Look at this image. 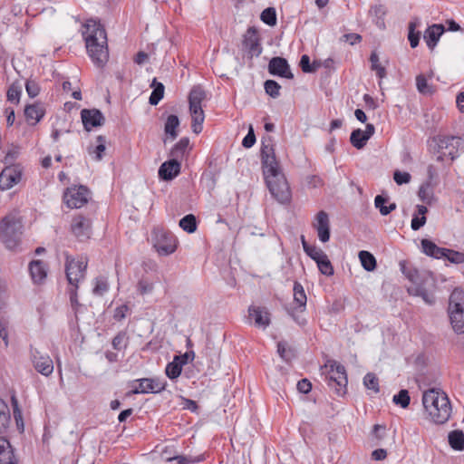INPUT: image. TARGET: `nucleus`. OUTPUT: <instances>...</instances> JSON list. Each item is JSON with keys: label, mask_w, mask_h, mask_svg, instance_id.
I'll return each instance as SVG.
<instances>
[{"label": "nucleus", "mask_w": 464, "mask_h": 464, "mask_svg": "<svg viewBox=\"0 0 464 464\" xmlns=\"http://www.w3.org/2000/svg\"><path fill=\"white\" fill-rule=\"evenodd\" d=\"M111 344L115 350L121 351L125 349L128 345V336L126 332L121 331L118 333L112 339Z\"/></svg>", "instance_id": "49"}, {"label": "nucleus", "mask_w": 464, "mask_h": 464, "mask_svg": "<svg viewBox=\"0 0 464 464\" xmlns=\"http://www.w3.org/2000/svg\"><path fill=\"white\" fill-rule=\"evenodd\" d=\"M10 420L9 409L6 403L0 399V433L8 426Z\"/></svg>", "instance_id": "43"}, {"label": "nucleus", "mask_w": 464, "mask_h": 464, "mask_svg": "<svg viewBox=\"0 0 464 464\" xmlns=\"http://www.w3.org/2000/svg\"><path fill=\"white\" fill-rule=\"evenodd\" d=\"M154 289V284L147 279H140L138 283V291L140 295L150 294Z\"/></svg>", "instance_id": "60"}, {"label": "nucleus", "mask_w": 464, "mask_h": 464, "mask_svg": "<svg viewBox=\"0 0 464 464\" xmlns=\"http://www.w3.org/2000/svg\"><path fill=\"white\" fill-rule=\"evenodd\" d=\"M395 404L401 405L402 408H407L410 404V396L407 390H401L398 394L393 396L392 399Z\"/></svg>", "instance_id": "56"}, {"label": "nucleus", "mask_w": 464, "mask_h": 464, "mask_svg": "<svg viewBox=\"0 0 464 464\" xmlns=\"http://www.w3.org/2000/svg\"><path fill=\"white\" fill-rule=\"evenodd\" d=\"M320 272L325 276H332L334 274V267L327 256H324L322 259L316 262Z\"/></svg>", "instance_id": "52"}, {"label": "nucleus", "mask_w": 464, "mask_h": 464, "mask_svg": "<svg viewBox=\"0 0 464 464\" xmlns=\"http://www.w3.org/2000/svg\"><path fill=\"white\" fill-rule=\"evenodd\" d=\"M411 176L409 172L396 170L393 173V179L398 185L407 184L411 181Z\"/></svg>", "instance_id": "62"}, {"label": "nucleus", "mask_w": 464, "mask_h": 464, "mask_svg": "<svg viewBox=\"0 0 464 464\" xmlns=\"http://www.w3.org/2000/svg\"><path fill=\"white\" fill-rule=\"evenodd\" d=\"M182 371L181 363L177 362L175 359L171 362H169L166 366L165 372L169 379L178 378Z\"/></svg>", "instance_id": "46"}, {"label": "nucleus", "mask_w": 464, "mask_h": 464, "mask_svg": "<svg viewBox=\"0 0 464 464\" xmlns=\"http://www.w3.org/2000/svg\"><path fill=\"white\" fill-rule=\"evenodd\" d=\"M460 143V139L456 137H448L441 140L439 144L440 151L438 160L453 161L458 157V148Z\"/></svg>", "instance_id": "12"}, {"label": "nucleus", "mask_w": 464, "mask_h": 464, "mask_svg": "<svg viewBox=\"0 0 464 464\" xmlns=\"http://www.w3.org/2000/svg\"><path fill=\"white\" fill-rule=\"evenodd\" d=\"M82 35L92 63L98 67L103 66L109 58L107 34L103 26L100 22L89 19L82 24Z\"/></svg>", "instance_id": "1"}, {"label": "nucleus", "mask_w": 464, "mask_h": 464, "mask_svg": "<svg viewBox=\"0 0 464 464\" xmlns=\"http://www.w3.org/2000/svg\"><path fill=\"white\" fill-rule=\"evenodd\" d=\"M464 309V291L456 288L450 296L449 310Z\"/></svg>", "instance_id": "35"}, {"label": "nucleus", "mask_w": 464, "mask_h": 464, "mask_svg": "<svg viewBox=\"0 0 464 464\" xmlns=\"http://www.w3.org/2000/svg\"><path fill=\"white\" fill-rule=\"evenodd\" d=\"M329 381V385L331 387H335L337 394L343 395L345 393L348 381L345 368L343 365L336 362L331 365Z\"/></svg>", "instance_id": "10"}, {"label": "nucleus", "mask_w": 464, "mask_h": 464, "mask_svg": "<svg viewBox=\"0 0 464 464\" xmlns=\"http://www.w3.org/2000/svg\"><path fill=\"white\" fill-rule=\"evenodd\" d=\"M97 145L96 146H90L88 148V153L92 157L93 160L99 161L102 159V153L106 150V140L103 136L99 135L96 138Z\"/></svg>", "instance_id": "32"}, {"label": "nucleus", "mask_w": 464, "mask_h": 464, "mask_svg": "<svg viewBox=\"0 0 464 464\" xmlns=\"http://www.w3.org/2000/svg\"><path fill=\"white\" fill-rule=\"evenodd\" d=\"M449 443L456 450H464V434L461 430H453L449 433Z\"/></svg>", "instance_id": "39"}, {"label": "nucleus", "mask_w": 464, "mask_h": 464, "mask_svg": "<svg viewBox=\"0 0 464 464\" xmlns=\"http://www.w3.org/2000/svg\"><path fill=\"white\" fill-rule=\"evenodd\" d=\"M179 227L187 233H194L197 230V220L193 214L186 215L179 220Z\"/></svg>", "instance_id": "40"}, {"label": "nucleus", "mask_w": 464, "mask_h": 464, "mask_svg": "<svg viewBox=\"0 0 464 464\" xmlns=\"http://www.w3.org/2000/svg\"><path fill=\"white\" fill-rule=\"evenodd\" d=\"M281 86L273 80H267L265 82V91L272 98H277L280 94L279 91Z\"/></svg>", "instance_id": "54"}, {"label": "nucleus", "mask_w": 464, "mask_h": 464, "mask_svg": "<svg viewBox=\"0 0 464 464\" xmlns=\"http://www.w3.org/2000/svg\"><path fill=\"white\" fill-rule=\"evenodd\" d=\"M151 244L160 256H169L176 251L178 239L169 230L154 227L151 230Z\"/></svg>", "instance_id": "6"}, {"label": "nucleus", "mask_w": 464, "mask_h": 464, "mask_svg": "<svg viewBox=\"0 0 464 464\" xmlns=\"http://www.w3.org/2000/svg\"><path fill=\"white\" fill-rule=\"evenodd\" d=\"M242 48L250 59L257 57L262 53L263 48L260 44L258 32L256 28L250 27L246 30L244 34Z\"/></svg>", "instance_id": "8"}, {"label": "nucleus", "mask_w": 464, "mask_h": 464, "mask_svg": "<svg viewBox=\"0 0 464 464\" xmlns=\"http://www.w3.org/2000/svg\"><path fill=\"white\" fill-rule=\"evenodd\" d=\"M300 66L304 72H312L315 71V68L311 66L310 58L306 54L302 55L300 60Z\"/></svg>", "instance_id": "64"}, {"label": "nucleus", "mask_w": 464, "mask_h": 464, "mask_svg": "<svg viewBox=\"0 0 464 464\" xmlns=\"http://www.w3.org/2000/svg\"><path fill=\"white\" fill-rule=\"evenodd\" d=\"M189 112L192 118V131L198 134L202 131V124L205 120V114L201 104H189Z\"/></svg>", "instance_id": "24"}, {"label": "nucleus", "mask_w": 464, "mask_h": 464, "mask_svg": "<svg viewBox=\"0 0 464 464\" xmlns=\"http://www.w3.org/2000/svg\"><path fill=\"white\" fill-rule=\"evenodd\" d=\"M428 208L425 205H418L417 211L413 214L411 227L413 230H418L426 223V214Z\"/></svg>", "instance_id": "31"}, {"label": "nucleus", "mask_w": 464, "mask_h": 464, "mask_svg": "<svg viewBox=\"0 0 464 464\" xmlns=\"http://www.w3.org/2000/svg\"><path fill=\"white\" fill-rule=\"evenodd\" d=\"M450 324L457 334L464 333V309L449 310Z\"/></svg>", "instance_id": "29"}, {"label": "nucleus", "mask_w": 464, "mask_h": 464, "mask_svg": "<svg viewBox=\"0 0 464 464\" xmlns=\"http://www.w3.org/2000/svg\"><path fill=\"white\" fill-rule=\"evenodd\" d=\"M444 32L445 27L440 24H434L426 29L423 38L429 49L433 50L435 48Z\"/></svg>", "instance_id": "21"}, {"label": "nucleus", "mask_w": 464, "mask_h": 464, "mask_svg": "<svg viewBox=\"0 0 464 464\" xmlns=\"http://www.w3.org/2000/svg\"><path fill=\"white\" fill-rule=\"evenodd\" d=\"M72 231L81 241L89 238L91 235L90 220L82 216L75 217L72 222Z\"/></svg>", "instance_id": "17"}, {"label": "nucleus", "mask_w": 464, "mask_h": 464, "mask_svg": "<svg viewBox=\"0 0 464 464\" xmlns=\"http://www.w3.org/2000/svg\"><path fill=\"white\" fill-rule=\"evenodd\" d=\"M249 317H253L257 327L266 328L270 324L269 313L265 307L251 305L248 308Z\"/></svg>", "instance_id": "22"}, {"label": "nucleus", "mask_w": 464, "mask_h": 464, "mask_svg": "<svg viewBox=\"0 0 464 464\" xmlns=\"http://www.w3.org/2000/svg\"><path fill=\"white\" fill-rule=\"evenodd\" d=\"M374 130L372 124H367L365 130H362L361 129L353 130L350 137L351 143L356 149H362L367 140L373 135Z\"/></svg>", "instance_id": "19"}, {"label": "nucleus", "mask_w": 464, "mask_h": 464, "mask_svg": "<svg viewBox=\"0 0 464 464\" xmlns=\"http://www.w3.org/2000/svg\"><path fill=\"white\" fill-rule=\"evenodd\" d=\"M23 221L17 213L6 215L0 223V238L6 248L15 250L21 242Z\"/></svg>", "instance_id": "3"}, {"label": "nucleus", "mask_w": 464, "mask_h": 464, "mask_svg": "<svg viewBox=\"0 0 464 464\" xmlns=\"http://www.w3.org/2000/svg\"><path fill=\"white\" fill-rule=\"evenodd\" d=\"M34 367L43 375L48 376L53 371V363L49 356H34Z\"/></svg>", "instance_id": "28"}, {"label": "nucleus", "mask_w": 464, "mask_h": 464, "mask_svg": "<svg viewBox=\"0 0 464 464\" xmlns=\"http://www.w3.org/2000/svg\"><path fill=\"white\" fill-rule=\"evenodd\" d=\"M165 459L168 462H171L173 460H177L179 464H192L198 463L202 460L200 457H192V456H183V455H175V456H165Z\"/></svg>", "instance_id": "45"}, {"label": "nucleus", "mask_w": 464, "mask_h": 464, "mask_svg": "<svg viewBox=\"0 0 464 464\" xmlns=\"http://www.w3.org/2000/svg\"><path fill=\"white\" fill-rule=\"evenodd\" d=\"M277 353L280 355V357L285 362H289L295 357L293 348L288 346L287 343L285 342H279L277 343Z\"/></svg>", "instance_id": "44"}, {"label": "nucleus", "mask_w": 464, "mask_h": 464, "mask_svg": "<svg viewBox=\"0 0 464 464\" xmlns=\"http://www.w3.org/2000/svg\"><path fill=\"white\" fill-rule=\"evenodd\" d=\"M359 259L361 261L362 267L366 271L371 272L376 268V266H377L376 259L373 256V255L371 254L370 252L365 251V250L360 251L359 252Z\"/></svg>", "instance_id": "37"}, {"label": "nucleus", "mask_w": 464, "mask_h": 464, "mask_svg": "<svg viewBox=\"0 0 464 464\" xmlns=\"http://www.w3.org/2000/svg\"><path fill=\"white\" fill-rule=\"evenodd\" d=\"M91 191L84 186H74L67 188L63 195L64 203H88Z\"/></svg>", "instance_id": "14"}, {"label": "nucleus", "mask_w": 464, "mask_h": 464, "mask_svg": "<svg viewBox=\"0 0 464 464\" xmlns=\"http://www.w3.org/2000/svg\"><path fill=\"white\" fill-rule=\"evenodd\" d=\"M416 86L423 95H430L433 92L432 86L428 83L427 79L421 74L416 77Z\"/></svg>", "instance_id": "48"}, {"label": "nucleus", "mask_w": 464, "mask_h": 464, "mask_svg": "<svg viewBox=\"0 0 464 464\" xmlns=\"http://www.w3.org/2000/svg\"><path fill=\"white\" fill-rule=\"evenodd\" d=\"M261 161L266 180L267 178L275 179L280 176L279 164L276 157L273 139L270 136L262 138Z\"/></svg>", "instance_id": "5"}, {"label": "nucleus", "mask_w": 464, "mask_h": 464, "mask_svg": "<svg viewBox=\"0 0 464 464\" xmlns=\"http://www.w3.org/2000/svg\"><path fill=\"white\" fill-rule=\"evenodd\" d=\"M29 271L33 281L41 284L47 276V266L41 260H34L29 264Z\"/></svg>", "instance_id": "25"}, {"label": "nucleus", "mask_w": 464, "mask_h": 464, "mask_svg": "<svg viewBox=\"0 0 464 464\" xmlns=\"http://www.w3.org/2000/svg\"><path fill=\"white\" fill-rule=\"evenodd\" d=\"M421 247L423 253H425L427 256L435 257V258H442L445 249L444 247L438 246L435 243L429 239H422L421 242Z\"/></svg>", "instance_id": "30"}, {"label": "nucleus", "mask_w": 464, "mask_h": 464, "mask_svg": "<svg viewBox=\"0 0 464 464\" xmlns=\"http://www.w3.org/2000/svg\"><path fill=\"white\" fill-rule=\"evenodd\" d=\"M370 62H371V69L376 72V75L380 79H383L386 77V70L385 68L380 63L379 56L376 53V52H372L370 56Z\"/></svg>", "instance_id": "41"}, {"label": "nucleus", "mask_w": 464, "mask_h": 464, "mask_svg": "<svg viewBox=\"0 0 464 464\" xmlns=\"http://www.w3.org/2000/svg\"><path fill=\"white\" fill-rule=\"evenodd\" d=\"M270 193L279 203H287L290 200V190L286 180L277 176L276 179L272 178L266 180Z\"/></svg>", "instance_id": "9"}, {"label": "nucleus", "mask_w": 464, "mask_h": 464, "mask_svg": "<svg viewBox=\"0 0 464 464\" xmlns=\"http://www.w3.org/2000/svg\"><path fill=\"white\" fill-rule=\"evenodd\" d=\"M24 115L29 124L34 125L41 121L44 115V106L40 103L25 107Z\"/></svg>", "instance_id": "26"}, {"label": "nucleus", "mask_w": 464, "mask_h": 464, "mask_svg": "<svg viewBox=\"0 0 464 464\" xmlns=\"http://www.w3.org/2000/svg\"><path fill=\"white\" fill-rule=\"evenodd\" d=\"M260 18L265 24L268 25H275L276 24V14L275 8L268 7L265 9L261 14Z\"/></svg>", "instance_id": "53"}, {"label": "nucleus", "mask_w": 464, "mask_h": 464, "mask_svg": "<svg viewBox=\"0 0 464 464\" xmlns=\"http://www.w3.org/2000/svg\"><path fill=\"white\" fill-rule=\"evenodd\" d=\"M179 126V120L176 115H169L165 122L164 130L171 140H175L178 136L177 129Z\"/></svg>", "instance_id": "34"}, {"label": "nucleus", "mask_w": 464, "mask_h": 464, "mask_svg": "<svg viewBox=\"0 0 464 464\" xmlns=\"http://www.w3.org/2000/svg\"><path fill=\"white\" fill-rule=\"evenodd\" d=\"M363 383L369 390H372L375 393L379 392V382L375 374L369 372L363 378Z\"/></svg>", "instance_id": "55"}, {"label": "nucleus", "mask_w": 464, "mask_h": 464, "mask_svg": "<svg viewBox=\"0 0 464 464\" xmlns=\"http://www.w3.org/2000/svg\"><path fill=\"white\" fill-rule=\"evenodd\" d=\"M11 401H12V406H13L14 418L16 421V424L18 427L21 425V428L24 429L22 411L19 408L18 401H17L16 397L12 396Z\"/></svg>", "instance_id": "58"}, {"label": "nucleus", "mask_w": 464, "mask_h": 464, "mask_svg": "<svg viewBox=\"0 0 464 464\" xmlns=\"http://www.w3.org/2000/svg\"><path fill=\"white\" fill-rule=\"evenodd\" d=\"M314 227L317 231L318 238L321 242L325 243L330 239V220L326 212L320 211L314 222Z\"/></svg>", "instance_id": "15"}, {"label": "nucleus", "mask_w": 464, "mask_h": 464, "mask_svg": "<svg viewBox=\"0 0 464 464\" xmlns=\"http://www.w3.org/2000/svg\"><path fill=\"white\" fill-rule=\"evenodd\" d=\"M22 179V168L20 165L6 166L0 173V188L9 189L18 184Z\"/></svg>", "instance_id": "11"}, {"label": "nucleus", "mask_w": 464, "mask_h": 464, "mask_svg": "<svg viewBox=\"0 0 464 464\" xmlns=\"http://www.w3.org/2000/svg\"><path fill=\"white\" fill-rule=\"evenodd\" d=\"M420 25V21L419 20H415V21H411L410 24H409V34H408V39L410 41V44H411V46L412 48H415L418 46L419 44V41H420V33H415V28L418 27Z\"/></svg>", "instance_id": "47"}, {"label": "nucleus", "mask_w": 464, "mask_h": 464, "mask_svg": "<svg viewBox=\"0 0 464 464\" xmlns=\"http://www.w3.org/2000/svg\"><path fill=\"white\" fill-rule=\"evenodd\" d=\"M20 154V148L17 146H12L5 156L4 162L7 166L14 165L13 162L18 158Z\"/></svg>", "instance_id": "59"}, {"label": "nucleus", "mask_w": 464, "mask_h": 464, "mask_svg": "<svg viewBox=\"0 0 464 464\" xmlns=\"http://www.w3.org/2000/svg\"><path fill=\"white\" fill-rule=\"evenodd\" d=\"M108 283L105 279L96 278L93 287V294L97 295H102L108 291Z\"/></svg>", "instance_id": "61"}, {"label": "nucleus", "mask_w": 464, "mask_h": 464, "mask_svg": "<svg viewBox=\"0 0 464 464\" xmlns=\"http://www.w3.org/2000/svg\"><path fill=\"white\" fill-rule=\"evenodd\" d=\"M21 92V86L19 84L13 83L7 90V101L12 103L17 104L20 101Z\"/></svg>", "instance_id": "51"}, {"label": "nucleus", "mask_w": 464, "mask_h": 464, "mask_svg": "<svg viewBox=\"0 0 464 464\" xmlns=\"http://www.w3.org/2000/svg\"><path fill=\"white\" fill-rule=\"evenodd\" d=\"M88 260L86 257H80L75 259L71 256H66L65 260V272L69 284L78 288V284L84 279Z\"/></svg>", "instance_id": "7"}, {"label": "nucleus", "mask_w": 464, "mask_h": 464, "mask_svg": "<svg viewBox=\"0 0 464 464\" xmlns=\"http://www.w3.org/2000/svg\"><path fill=\"white\" fill-rule=\"evenodd\" d=\"M153 91L150 96L149 102L151 105H157L164 95V85L161 82H157L154 78L150 85Z\"/></svg>", "instance_id": "36"}, {"label": "nucleus", "mask_w": 464, "mask_h": 464, "mask_svg": "<svg viewBox=\"0 0 464 464\" xmlns=\"http://www.w3.org/2000/svg\"><path fill=\"white\" fill-rule=\"evenodd\" d=\"M181 164L171 160L165 161L159 169V176L161 179L171 180L180 172Z\"/></svg>", "instance_id": "23"}, {"label": "nucleus", "mask_w": 464, "mask_h": 464, "mask_svg": "<svg viewBox=\"0 0 464 464\" xmlns=\"http://www.w3.org/2000/svg\"><path fill=\"white\" fill-rule=\"evenodd\" d=\"M0 464H16L12 447L4 438H0Z\"/></svg>", "instance_id": "27"}, {"label": "nucleus", "mask_w": 464, "mask_h": 464, "mask_svg": "<svg viewBox=\"0 0 464 464\" xmlns=\"http://www.w3.org/2000/svg\"><path fill=\"white\" fill-rule=\"evenodd\" d=\"M81 117L83 126L86 130H91L92 128L99 127L104 124V116L97 109H83L81 111Z\"/></svg>", "instance_id": "16"}, {"label": "nucleus", "mask_w": 464, "mask_h": 464, "mask_svg": "<svg viewBox=\"0 0 464 464\" xmlns=\"http://www.w3.org/2000/svg\"><path fill=\"white\" fill-rule=\"evenodd\" d=\"M256 142V136L253 130L252 126H250L248 133L246 135V137L242 140V145L248 149L251 148Z\"/></svg>", "instance_id": "63"}, {"label": "nucleus", "mask_w": 464, "mask_h": 464, "mask_svg": "<svg viewBox=\"0 0 464 464\" xmlns=\"http://www.w3.org/2000/svg\"><path fill=\"white\" fill-rule=\"evenodd\" d=\"M422 404L430 420L436 424H443L450 417L451 405L446 393L436 389L423 392Z\"/></svg>", "instance_id": "2"}, {"label": "nucleus", "mask_w": 464, "mask_h": 464, "mask_svg": "<svg viewBox=\"0 0 464 464\" xmlns=\"http://www.w3.org/2000/svg\"><path fill=\"white\" fill-rule=\"evenodd\" d=\"M301 241H302V246H303L304 251L306 253V255L308 256H310L315 262L319 261L324 256H326V254L321 248H319L315 246L309 245L306 242L304 236L301 237Z\"/></svg>", "instance_id": "33"}, {"label": "nucleus", "mask_w": 464, "mask_h": 464, "mask_svg": "<svg viewBox=\"0 0 464 464\" xmlns=\"http://www.w3.org/2000/svg\"><path fill=\"white\" fill-rule=\"evenodd\" d=\"M401 269L403 275L411 283V285L408 286V293L411 295L420 296L426 304H433L435 297L425 287V284L428 282V278H420L419 271L406 264L401 263Z\"/></svg>", "instance_id": "4"}, {"label": "nucleus", "mask_w": 464, "mask_h": 464, "mask_svg": "<svg viewBox=\"0 0 464 464\" xmlns=\"http://www.w3.org/2000/svg\"><path fill=\"white\" fill-rule=\"evenodd\" d=\"M190 150L189 139L187 137L181 138L171 149L169 152L170 160L181 164V160L188 156Z\"/></svg>", "instance_id": "20"}, {"label": "nucleus", "mask_w": 464, "mask_h": 464, "mask_svg": "<svg viewBox=\"0 0 464 464\" xmlns=\"http://www.w3.org/2000/svg\"><path fill=\"white\" fill-rule=\"evenodd\" d=\"M206 98V92L200 86H194L188 95L189 104H201Z\"/></svg>", "instance_id": "42"}, {"label": "nucleus", "mask_w": 464, "mask_h": 464, "mask_svg": "<svg viewBox=\"0 0 464 464\" xmlns=\"http://www.w3.org/2000/svg\"><path fill=\"white\" fill-rule=\"evenodd\" d=\"M139 385L135 387L130 393H158L166 387V382L158 378H144L138 381Z\"/></svg>", "instance_id": "13"}, {"label": "nucleus", "mask_w": 464, "mask_h": 464, "mask_svg": "<svg viewBox=\"0 0 464 464\" xmlns=\"http://www.w3.org/2000/svg\"><path fill=\"white\" fill-rule=\"evenodd\" d=\"M294 301L301 308V311L305 309L307 297L303 285L298 282L294 285Z\"/></svg>", "instance_id": "38"}, {"label": "nucleus", "mask_w": 464, "mask_h": 464, "mask_svg": "<svg viewBox=\"0 0 464 464\" xmlns=\"http://www.w3.org/2000/svg\"><path fill=\"white\" fill-rule=\"evenodd\" d=\"M268 71L273 75H278L287 79H293L287 61L282 57H274L268 64Z\"/></svg>", "instance_id": "18"}, {"label": "nucleus", "mask_w": 464, "mask_h": 464, "mask_svg": "<svg viewBox=\"0 0 464 464\" xmlns=\"http://www.w3.org/2000/svg\"><path fill=\"white\" fill-rule=\"evenodd\" d=\"M443 257L447 258L452 264H463L464 253L446 248Z\"/></svg>", "instance_id": "50"}, {"label": "nucleus", "mask_w": 464, "mask_h": 464, "mask_svg": "<svg viewBox=\"0 0 464 464\" xmlns=\"http://www.w3.org/2000/svg\"><path fill=\"white\" fill-rule=\"evenodd\" d=\"M419 198L422 201H427L430 203V200L431 199V197L433 195V188L430 186V183L422 184L420 187L419 192H418Z\"/></svg>", "instance_id": "57"}]
</instances>
